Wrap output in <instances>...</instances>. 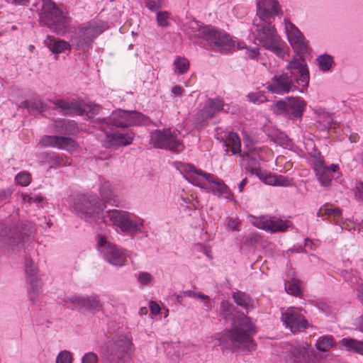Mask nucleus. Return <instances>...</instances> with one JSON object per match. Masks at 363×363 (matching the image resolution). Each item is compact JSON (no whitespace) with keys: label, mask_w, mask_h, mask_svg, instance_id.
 <instances>
[{"label":"nucleus","mask_w":363,"mask_h":363,"mask_svg":"<svg viewBox=\"0 0 363 363\" xmlns=\"http://www.w3.org/2000/svg\"><path fill=\"white\" fill-rule=\"evenodd\" d=\"M334 345L333 338L330 336L323 335L320 337L316 342L315 346L318 350L326 352Z\"/></svg>","instance_id":"obj_39"},{"label":"nucleus","mask_w":363,"mask_h":363,"mask_svg":"<svg viewBox=\"0 0 363 363\" xmlns=\"http://www.w3.org/2000/svg\"><path fill=\"white\" fill-rule=\"evenodd\" d=\"M257 333L256 325L248 316L242 313L233 318L230 328L219 339L220 344L228 347L223 343L224 340L228 339L233 347L240 348L243 351H252L256 348L253 337Z\"/></svg>","instance_id":"obj_5"},{"label":"nucleus","mask_w":363,"mask_h":363,"mask_svg":"<svg viewBox=\"0 0 363 363\" xmlns=\"http://www.w3.org/2000/svg\"><path fill=\"white\" fill-rule=\"evenodd\" d=\"M22 199L24 202H27L30 204L31 203H39L43 201V197L40 195L36 194H22Z\"/></svg>","instance_id":"obj_52"},{"label":"nucleus","mask_w":363,"mask_h":363,"mask_svg":"<svg viewBox=\"0 0 363 363\" xmlns=\"http://www.w3.org/2000/svg\"><path fill=\"white\" fill-rule=\"evenodd\" d=\"M105 138L103 145L105 147H118L130 145L133 140L134 135L130 131L118 130L116 132H104Z\"/></svg>","instance_id":"obj_23"},{"label":"nucleus","mask_w":363,"mask_h":363,"mask_svg":"<svg viewBox=\"0 0 363 363\" xmlns=\"http://www.w3.org/2000/svg\"><path fill=\"white\" fill-rule=\"evenodd\" d=\"M52 104L55 105V108L60 110L64 115H82L85 111L82 103L76 99L65 101L60 99L53 101Z\"/></svg>","instance_id":"obj_26"},{"label":"nucleus","mask_w":363,"mask_h":363,"mask_svg":"<svg viewBox=\"0 0 363 363\" xmlns=\"http://www.w3.org/2000/svg\"><path fill=\"white\" fill-rule=\"evenodd\" d=\"M277 0H257V16L252 32L255 40L265 50L272 52L279 58H284L286 44L281 38L275 28V17L281 12Z\"/></svg>","instance_id":"obj_1"},{"label":"nucleus","mask_w":363,"mask_h":363,"mask_svg":"<svg viewBox=\"0 0 363 363\" xmlns=\"http://www.w3.org/2000/svg\"><path fill=\"white\" fill-rule=\"evenodd\" d=\"M286 363H313V351L307 343L294 346Z\"/></svg>","instance_id":"obj_25"},{"label":"nucleus","mask_w":363,"mask_h":363,"mask_svg":"<svg viewBox=\"0 0 363 363\" xmlns=\"http://www.w3.org/2000/svg\"><path fill=\"white\" fill-rule=\"evenodd\" d=\"M106 207L105 203L94 194L77 195L70 204L71 211L91 225L104 222V211Z\"/></svg>","instance_id":"obj_6"},{"label":"nucleus","mask_w":363,"mask_h":363,"mask_svg":"<svg viewBox=\"0 0 363 363\" xmlns=\"http://www.w3.org/2000/svg\"><path fill=\"white\" fill-rule=\"evenodd\" d=\"M12 194V190L10 188L0 189V205L7 203Z\"/></svg>","instance_id":"obj_57"},{"label":"nucleus","mask_w":363,"mask_h":363,"mask_svg":"<svg viewBox=\"0 0 363 363\" xmlns=\"http://www.w3.org/2000/svg\"><path fill=\"white\" fill-rule=\"evenodd\" d=\"M131 347L130 339L126 335H120L101 347L100 354L105 363H128Z\"/></svg>","instance_id":"obj_11"},{"label":"nucleus","mask_w":363,"mask_h":363,"mask_svg":"<svg viewBox=\"0 0 363 363\" xmlns=\"http://www.w3.org/2000/svg\"><path fill=\"white\" fill-rule=\"evenodd\" d=\"M128 111L117 109L108 117L94 119L92 121L93 126L102 132L113 131L117 128H126L128 127Z\"/></svg>","instance_id":"obj_16"},{"label":"nucleus","mask_w":363,"mask_h":363,"mask_svg":"<svg viewBox=\"0 0 363 363\" xmlns=\"http://www.w3.org/2000/svg\"><path fill=\"white\" fill-rule=\"evenodd\" d=\"M284 23L288 40L293 49L297 52H307L308 46L305 38L300 30L290 21L286 18Z\"/></svg>","instance_id":"obj_21"},{"label":"nucleus","mask_w":363,"mask_h":363,"mask_svg":"<svg viewBox=\"0 0 363 363\" xmlns=\"http://www.w3.org/2000/svg\"><path fill=\"white\" fill-rule=\"evenodd\" d=\"M247 97L251 102L255 104H260L267 101V97L262 91L249 93Z\"/></svg>","instance_id":"obj_45"},{"label":"nucleus","mask_w":363,"mask_h":363,"mask_svg":"<svg viewBox=\"0 0 363 363\" xmlns=\"http://www.w3.org/2000/svg\"><path fill=\"white\" fill-rule=\"evenodd\" d=\"M318 122L323 124V128L330 130L333 125V117L328 112L322 118L318 119Z\"/></svg>","instance_id":"obj_51"},{"label":"nucleus","mask_w":363,"mask_h":363,"mask_svg":"<svg viewBox=\"0 0 363 363\" xmlns=\"http://www.w3.org/2000/svg\"><path fill=\"white\" fill-rule=\"evenodd\" d=\"M190 68L189 60L184 56H176L172 63V70L177 75L186 74Z\"/></svg>","instance_id":"obj_33"},{"label":"nucleus","mask_w":363,"mask_h":363,"mask_svg":"<svg viewBox=\"0 0 363 363\" xmlns=\"http://www.w3.org/2000/svg\"><path fill=\"white\" fill-rule=\"evenodd\" d=\"M340 344L341 346L344 347L347 351L363 356V340L344 337L340 340Z\"/></svg>","instance_id":"obj_30"},{"label":"nucleus","mask_w":363,"mask_h":363,"mask_svg":"<svg viewBox=\"0 0 363 363\" xmlns=\"http://www.w3.org/2000/svg\"><path fill=\"white\" fill-rule=\"evenodd\" d=\"M37 9L40 22L53 33L64 34L71 24L68 13L61 9L51 0H39Z\"/></svg>","instance_id":"obj_7"},{"label":"nucleus","mask_w":363,"mask_h":363,"mask_svg":"<svg viewBox=\"0 0 363 363\" xmlns=\"http://www.w3.org/2000/svg\"><path fill=\"white\" fill-rule=\"evenodd\" d=\"M106 29V24L99 20H91L80 24L72 35V41L79 48H87Z\"/></svg>","instance_id":"obj_13"},{"label":"nucleus","mask_w":363,"mask_h":363,"mask_svg":"<svg viewBox=\"0 0 363 363\" xmlns=\"http://www.w3.org/2000/svg\"><path fill=\"white\" fill-rule=\"evenodd\" d=\"M224 103L219 98L211 99L207 101L199 113L196 125L197 128L205 125L206 121L213 118L216 113L224 110Z\"/></svg>","instance_id":"obj_22"},{"label":"nucleus","mask_w":363,"mask_h":363,"mask_svg":"<svg viewBox=\"0 0 363 363\" xmlns=\"http://www.w3.org/2000/svg\"><path fill=\"white\" fill-rule=\"evenodd\" d=\"M288 72H277L267 83V89L279 95L296 90L305 93L308 86L310 76L307 63L302 57H294L287 64Z\"/></svg>","instance_id":"obj_2"},{"label":"nucleus","mask_w":363,"mask_h":363,"mask_svg":"<svg viewBox=\"0 0 363 363\" xmlns=\"http://www.w3.org/2000/svg\"><path fill=\"white\" fill-rule=\"evenodd\" d=\"M16 182L22 186H27L31 182V176L28 172H19L15 177Z\"/></svg>","instance_id":"obj_44"},{"label":"nucleus","mask_w":363,"mask_h":363,"mask_svg":"<svg viewBox=\"0 0 363 363\" xmlns=\"http://www.w3.org/2000/svg\"><path fill=\"white\" fill-rule=\"evenodd\" d=\"M182 294H183L185 296H188L190 298H196L199 300L200 298H205L203 294H201L200 292H196L193 290L182 291Z\"/></svg>","instance_id":"obj_59"},{"label":"nucleus","mask_w":363,"mask_h":363,"mask_svg":"<svg viewBox=\"0 0 363 363\" xmlns=\"http://www.w3.org/2000/svg\"><path fill=\"white\" fill-rule=\"evenodd\" d=\"M49 128L51 131L60 135H72L77 132V123L72 120H55Z\"/></svg>","instance_id":"obj_27"},{"label":"nucleus","mask_w":363,"mask_h":363,"mask_svg":"<svg viewBox=\"0 0 363 363\" xmlns=\"http://www.w3.org/2000/svg\"><path fill=\"white\" fill-rule=\"evenodd\" d=\"M196 249L198 251H200L202 253H203L208 257L211 258V250L208 246L203 245L202 244H197L196 245Z\"/></svg>","instance_id":"obj_60"},{"label":"nucleus","mask_w":363,"mask_h":363,"mask_svg":"<svg viewBox=\"0 0 363 363\" xmlns=\"http://www.w3.org/2000/svg\"><path fill=\"white\" fill-rule=\"evenodd\" d=\"M101 306L102 303L97 296H79V309L98 310Z\"/></svg>","instance_id":"obj_32"},{"label":"nucleus","mask_w":363,"mask_h":363,"mask_svg":"<svg viewBox=\"0 0 363 363\" xmlns=\"http://www.w3.org/2000/svg\"><path fill=\"white\" fill-rule=\"evenodd\" d=\"M216 138L223 143V147L225 151H231L233 155H239L242 158L241 164L245 166L247 171L252 174H261L259 168L260 156L256 148H249L247 152L241 153V141L238 135L235 132L225 133L224 136H220L218 134L215 135Z\"/></svg>","instance_id":"obj_8"},{"label":"nucleus","mask_w":363,"mask_h":363,"mask_svg":"<svg viewBox=\"0 0 363 363\" xmlns=\"http://www.w3.org/2000/svg\"><path fill=\"white\" fill-rule=\"evenodd\" d=\"M79 295L59 297L57 303L67 308L79 309Z\"/></svg>","instance_id":"obj_36"},{"label":"nucleus","mask_w":363,"mask_h":363,"mask_svg":"<svg viewBox=\"0 0 363 363\" xmlns=\"http://www.w3.org/2000/svg\"><path fill=\"white\" fill-rule=\"evenodd\" d=\"M96 249L99 256L107 263L116 267L125 266L130 258L129 252L112 242L106 236L98 235Z\"/></svg>","instance_id":"obj_12"},{"label":"nucleus","mask_w":363,"mask_h":363,"mask_svg":"<svg viewBox=\"0 0 363 363\" xmlns=\"http://www.w3.org/2000/svg\"><path fill=\"white\" fill-rule=\"evenodd\" d=\"M180 199L182 201V202L180 203L181 206L185 205L186 207L189 209H193L196 208L193 195H191L190 196H184L183 195H181Z\"/></svg>","instance_id":"obj_56"},{"label":"nucleus","mask_w":363,"mask_h":363,"mask_svg":"<svg viewBox=\"0 0 363 363\" xmlns=\"http://www.w3.org/2000/svg\"><path fill=\"white\" fill-rule=\"evenodd\" d=\"M177 169L189 183L202 189H208L214 195L228 201L234 200L233 194L228 186L216 176L189 163H180Z\"/></svg>","instance_id":"obj_4"},{"label":"nucleus","mask_w":363,"mask_h":363,"mask_svg":"<svg viewBox=\"0 0 363 363\" xmlns=\"http://www.w3.org/2000/svg\"><path fill=\"white\" fill-rule=\"evenodd\" d=\"M240 220L237 216H230L226 218V226L233 230H240Z\"/></svg>","instance_id":"obj_49"},{"label":"nucleus","mask_w":363,"mask_h":363,"mask_svg":"<svg viewBox=\"0 0 363 363\" xmlns=\"http://www.w3.org/2000/svg\"><path fill=\"white\" fill-rule=\"evenodd\" d=\"M150 143L155 148L165 149L179 152L184 146L177 137V134L171 128L154 130L150 133Z\"/></svg>","instance_id":"obj_14"},{"label":"nucleus","mask_w":363,"mask_h":363,"mask_svg":"<svg viewBox=\"0 0 363 363\" xmlns=\"http://www.w3.org/2000/svg\"><path fill=\"white\" fill-rule=\"evenodd\" d=\"M318 217L327 216L329 219H333L334 223L340 225L341 230L347 229L345 223L342 218L341 210L337 207H333L332 206H323L317 212Z\"/></svg>","instance_id":"obj_28"},{"label":"nucleus","mask_w":363,"mask_h":363,"mask_svg":"<svg viewBox=\"0 0 363 363\" xmlns=\"http://www.w3.org/2000/svg\"><path fill=\"white\" fill-rule=\"evenodd\" d=\"M107 217L117 233L130 237L145 233L144 219L133 213L113 209L107 211Z\"/></svg>","instance_id":"obj_10"},{"label":"nucleus","mask_w":363,"mask_h":363,"mask_svg":"<svg viewBox=\"0 0 363 363\" xmlns=\"http://www.w3.org/2000/svg\"><path fill=\"white\" fill-rule=\"evenodd\" d=\"M146 6L151 11L159 10L163 5V0H145Z\"/></svg>","instance_id":"obj_55"},{"label":"nucleus","mask_w":363,"mask_h":363,"mask_svg":"<svg viewBox=\"0 0 363 363\" xmlns=\"http://www.w3.org/2000/svg\"><path fill=\"white\" fill-rule=\"evenodd\" d=\"M150 309L152 314L156 315L160 313V306L155 302L151 301L150 303Z\"/></svg>","instance_id":"obj_63"},{"label":"nucleus","mask_w":363,"mask_h":363,"mask_svg":"<svg viewBox=\"0 0 363 363\" xmlns=\"http://www.w3.org/2000/svg\"><path fill=\"white\" fill-rule=\"evenodd\" d=\"M306 102L301 97L287 96L277 101L273 105L274 112L288 119L294 120L302 117Z\"/></svg>","instance_id":"obj_15"},{"label":"nucleus","mask_w":363,"mask_h":363,"mask_svg":"<svg viewBox=\"0 0 363 363\" xmlns=\"http://www.w3.org/2000/svg\"><path fill=\"white\" fill-rule=\"evenodd\" d=\"M99 194L102 199L107 202L112 201L115 196L113 189L108 181L101 182Z\"/></svg>","instance_id":"obj_35"},{"label":"nucleus","mask_w":363,"mask_h":363,"mask_svg":"<svg viewBox=\"0 0 363 363\" xmlns=\"http://www.w3.org/2000/svg\"><path fill=\"white\" fill-rule=\"evenodd\" d=\"M74 357L72 353L67 350L60 351L55 359V363H73Z\"/></svg>","instance_id":"obj_43"},{"label":"nucleus","mask_w":363,"mask_h":363,"mask_svg":"<svg viewBox=\"0 0 363 363\" xmlns=\"http://www.w3.org/2000/svg\"><path fill=\"white\" fill-rule=\"evenodd\" d=\"M98 355L93 352L85 353L81 359V363H98Z\"/></svg>","instance_id":"obj_53"},{"label":"nucleus","mask_w":363,"mask_h":363,"mask_svg":"<svg viewBox=\"0 0 363 363\" xmlns=\"http://www.w3.org/2000/svg\"><path fill=\"white\" fill-rule=\"evenodd\" d=\"M39 143L43 147L57 148L69 152H76L79 147L72 138L62 135H43L40 139Z\"/></svg>","instance_id":"obj_20"},{"label":"nucleus","mask_w":363,"mask_h":363,"mask_svg":"<svg viewBox=\"0 0 363 363\" xmlns=\"http://www.w3.org/2000/svg\"><path fill=\"white\" fill-rule=\"evenodd\" d=\"M263 182L267 184L276 186V175L268 174L266 172L261 171V174L257 175Z\"/></svg>","instance_id":"obj_50"},{"label":"nucleus","mask_w":363,"mask_h":363,"mask_svg":"<svg viewBox=\"0 0 363 363\" xmlns=\"http://www.w3.org/2000/svg\"><path fill=\"white\" fill-rule=\"evenodd\" d=\"M294 185V179L283 175H276V186L288 187Z\"/></svg>","instance_id":"obj_46"},{"label":"nucleus","mask_w":363,"mask_h":363,"mask_svg":"<svg viewBox=\"0 0 363 363\" xmlns=\"http://www.w3.org/2000/svg\"><path fill=\"white\" fill-rule=\"evenodd\" d=\"M285 290L289 294L298 296L301 293L300 288L296 281L285 284Z\"/></svg>","instance_id":"obj_48"},{"label":"nucleus","mask_w":363,"mask_h":363,"mask_svg":"<svg viewBox=\"0 0 363 363\" xmlns=\"http://www.w3.org/2000/svg\"><path fill=\"white\" fill-rule=\"evenodd\" d=\"M233 300L238 306H240L245 309H247L252 304V299L241 291H237L233 295Z\"/></svg>","instance_id":"obj_38"},{"label":"nucleus","mask_w":363,"mask_h":363,"mask_svg":"<svg viewBox=\"0 0 363 363\" xmlns=\"http://www.w3.org/2000/svg\"><path fill=\"white\" fill-rule=\"evenodd\" d=\"M233 306L228 301H222L220 306V313L226 321L233 318Z\"/></svg>","instance_id":"obj_41"},{"label":"nucleus","mask_w":363,"mask_h":363,"mask_svg":"<svg viewBox=\"0 0 363 363\" xmlns=\"http://www.w3.org/2000/svg\"><path fill=\"white\" fill-rule=\"evenodd\" d=\"M344 279L347 281L350 285H354L357 283V279L356 277L352 275L350 272H345L343 274Z\"/></svg>","instance_id":"obj_61"},{"label":"nucleus","mask_w":363,"mask_h":363,"mask_svg":"<svg viewBox=\"0 0 363 363\" xmlns=\"http://www.w3.org/2000/svg\"><path fill=\"white\" fill-rule=\"evenodd\" d=\"M313 111L314 113L319 117V118H322L328 113L325 108H322L320 106L314 107Z\"/></svg>","instance_id":"obj_64"},{"label":"nucleus","mask_w":363,"mask_h":363,"mask_svg":"<svg viewBox=\"0 0 363 363\" xmlns=\"http://www.w3.org/2000/svg\"><path fill=\"white\" fill-rule=\"evenodd\" d=\"M259 55V48L257 47L245 48V57L250 60H256Z\"/></svg>","instance_id":"obj_54"},{"label":"nucleus","mask_w":363,"mask_h":363,"mask_svg":"<svg viewBox=\"0 0 363 363\" xmlns=\"http://www.w3.org/2000/svg\"><path fill=\"white\" fill-rule=\"evenodd\" d=\"M25 273L29 298L35 301L41 292L43 282L38 276V269L32 259H25Z\"/></svg>","instance_id":"obj_18"},{"label":"nucleus","mask_w":363,"mask_h":363,"mask_svg":"<svg viewBox=\"0 0 363 363\" xmlns=\"http://www.w3.org/2000/svg\"><path fill=\"white\" fill-rule=\"evenodd\" d=\"M46 161L48 162L50 167H57V162L59 159V155L55 153H48L46 155Z\"/></svg>","instance_id":"obj_58"},{"label":"nucleus","mask_w":363,"mask_h":363,"mask_svg":"<svg viewBox=\"0 0 363 363\" xmlns=\"http://www.w3.org/2000/svg\"><path fill=\"white\" fill-rule=\"evenodd\" d=\"M21 106L35 113H41L46 107L45 103L40 98L24 101L22 102Z\"/></svg>","instance_id":"obj_34"},{"label":"nucleus","mask_w":363,"mask_h":363,"mask_svg":"<svg viewBox=\"0 0 363 363\" xmlns=\"http://www.w3.org/2000/svg\"><path fill=\"white\" fill-rule=\"evenodd\" d=\"M171 13L168 11H158L156 14V21L158 26L167 28L169 26Z\"/></svg>","instance_id":"obj_42"},{"label":"nucleus","mask_w":363,"mask_h":363,"mask_svg":"<svg viewBox=\"0 0 363 363\" xmlns=\"http://www.w3.org/2000/svg\"><path fill=\"white\" fill-rule=\"evenodd\" d=\"M44 44L50 51L55 55H59L71 49V45L68 42L52 36H48L44 40Z\"/></svg>","instance_id":"obj_29"},{"label":"nucleus","mask_w":363,"mask_h":363,"mask_svg":"<svg viewBox=\"0 0 363 363\" xmlns=\"http://www.w3.org/2000/svg\"><path fill=\"white\" fill-rule=\"evenodd\" d=\"M184 30L194 43V39H200L215 51L223 52L234 47V42L228 34L211 25L191 21L184 26Z\"/></svg>","instance_id":"obj_3"},{"label":"nucleus","mask_w":363,"mask_h":363,"mask_svg":"<svg viewBox=\"0 0 363 363\" xmlns=\"http://www.w3.org/2000/svg\"><path fill=\"white\" fill-rule=\"evenodd\" d=\"M128 127L149 125L151 123V120L140 112L131 111H128Z\"/></svg>","instance_id":"obj_31"},{"label":"nucleus","mask_w":363,"mask_h":363,"mask_svg":"<svg viewBox=\"0 0 363 363\" xmlns=\"http://www.w3.org/2000/svg\"><path fill=\"white\" fill-rule=\"evenodd\" d=\"M317 62L320 71L325 72L330 69L334 65L333 57L328 54H323L317 57Z\"/></svg>","instance_id":"obj_37"},{"label":"nucleus","mask_w":363,"mask_h":363,"mask_svg":"<svg viewBox=\"0 0 363 363\" xmlns=\"http://www.w3.org/2000/svg\"><path fill=\"white\" fill-rule=\"evenodd\" d=\"M310 157L308 159V162L313 167L314 172L320 169L325 164L323 158L321 157L320 153L316 150L309 154Z\"/></svg>","instance_id":"obj_40"},{"label":"nucleus","mask_w":363,"mask_h":363,"mask_svg":"<svg viewBox=\"0 0 363 363\" xmlns=\"http://www.w3.org/2000/svg\"><path fill=\"white\" fill-rule=\"evenodd\" d=\"M316 178L321 186L328 187L331 185L332 179H337L342 176L340 166L332 164L327 166L325 164L315 172Z\"/></svg>","instance_id":"obj_24"},{"label":"nucleus","mask_w":363,"mask_h":363,"mask_svg":"<svg viewBox=\"0 0 363 363\" xmlns=\"http://www.w3.org/2000/svg\"><path fill=\"white\" fill-rule=\"evenodd\" d=\"M251 221L255 227L271 233L285 231L292 225L291 222L288 220L272 218L269 216H252Z\"/></svg>","instance_id":"obj_19"},{"label":"nucleus","mask_w":363,"mask_h":363,"mask_svg":"<svg viewBox=\"0 0 363 363\" xmlns=\"http://www.w3.org/2000/svg\"><path fill=\"white\" fill-rule=\"evenodd\" d=\"M32 233L28 225L17 220L12 216L9 220L4 222L0 229V245L3 247L15 250L21 248L27 243Z\"/></svg>","instance_id":"obj_9"},{"label":"nucleus","mask_w":363,"mask_h":363,"mask_svg":"<svg viewBox=\"0 0 363 363\" xmlns=\"http://www.w3.org/2000/svg\"><path fill=\"white\" fill-rule=\"evenodd\" d=\"M71 164V160L66 156H59L57 167H66Z\"/></svg>","instance_id":"obj_62"},{"label":"nucleus","mask_w":363,"mask_h":363,"mask_svg":"<svg viewBox=\"0 0 363 363\" xmlns=\"http://www.w3.org/2000/svg\"><path fill=\"white\" fill-rule=\"evenodd\" d=\"M281 320L286 328L291 330L293 333L302 332L308 325L303 310L298 308L290 307L281 311Z\"/></svg>","instance_id":"obj_17"},{"label":"nucleus","mask_w":363,"mask_h":363,"mask_svg":"<svg viewBox=\"0 0 363 363\" xmlns=\"http://www.w3.org/2000/svg\"><path fill=\"white\" fill-rule=\"evenodd\" d=\"M137 280L140 285L143 286L150 284L152 281L153 278L150 273L140 272L138 275Z\"/></svg>","instance_id":"obj_47"}]
</instances>
